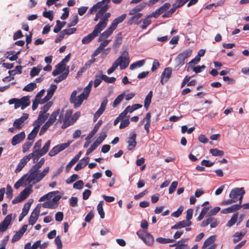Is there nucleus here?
Wrapping results in <instances>:
<instances>
[{
  "mask_svg": "<svg viewBox=\"0 0 249 249\" xmlns=\"http://www.w3.org/2000/svg\"><path fill=\"white\" fill-rule=\"evenodd\" d=\"M171 74L172 69L170 68H167L164 69L161 76L160 82L162 85L169 80L171 76Z\"/></svg>",
  "mask_w": 249,
  "mask_h": 249,
  "instance_id": "2eb2a0df",
  "label": "nucleus"
},
{
  "mask_svg": "<svg viewBox=\"0 0 249 249\" xmlns=\"http://www.w3.org/2000/svg\"><path fill=\"white\" fill-rule=\"evenodd\" d=\"M238 217V213H234L231 219L228 221L226 224V226L228 227H231L237 221Z\"/></svg>",
  "mask_w": 249,
  "mask_h": 249,
  "instance_id": "2f4dec72",
  "label": "nucleus"
},
{
  "mask_svg": "<svg viewBox=\"0 0 249 249\" xmlns=\"http://www.w3.org/2000/svg\"><path fill=\"white\" fill-rule=\"evenodd\" d=\"M41 143V140H38L34 146L33 152L29 154L33 159L34 163L36 162V160H37L40 157L44 155L48 151L51 141L48 140L40 149Z\"/></svg>",
  "mask_w": 249,
  "mask_h": 249,
  "instance_id": "f03ea898",
  "label": "nucleus"
},
{
  "mask_svg": "<svg viewBox=\"0 0 249 249\" xmlns=\"http://www.w3.org/2000/svg\"><path fill=\"white\" fill-rule=\"evenodd\" d=\"M66 65L65 63L60 62L55 67V70L53 72V75L54 76L62 72L65 70Z\"/></svg>",
  "mask_w": 249,
  "mask_h": 249,
  "instance_id": "412c9836",
  "label": "nucleus"
},
{
  "mask_svg": "<svg viewBox=\"0 0 249 249\" xmlns=\"http://www.w3.org/2000/svg\"><path fill=\"white\" fill-rule=\"evenodd\" d=\"M178 182L177 181H173L170 186L169 188V193H173L177 187Z\"/></svg>",
  "mask_w": 249,
  "mask_h": 249,
  "instance_id": "338daca9",
  "label": "nucleus"
},
{
  "mask_svg": "<svg viewBox=\"0 0 249 249\" xmlns=\"http://www.w3.org/2000/svg\"><path fill=\"white\" fill-rule=\"evenodd\" d=\"M124 94H119V96L115 99L113 103V107H117L121 102L123 100Z\"/></svg>",
  "mask_w": 249,
  "mask_h": 249,
  "instance_id": "603ef678",
  "label": "nucleus"
},
{
  "mask_svg": "<svg viewBox=\"0 0 249 249\" xmlns=\"http://www.w3.org/2000/svg\"><path fill=\"white\" fill-rule=\"evenodd\" d=\"M36 88V84L35 82H32L27 85L24 88L23 90L26 92H32Z\"/></svg>",
  "mask_w": 249,
  "mask_h": 249,
  "instance_id": "a19ab883",
  "label": "nucleus"
},
{
  "mask_svg": "<svg viewBox=\"0 0 249 249\" xmlns=\"http://www.w3.org/2000/svg\"><path fill=\"white\" fill-rule=\"evenodd\" d=\"M211 154L213 156H220L222 157L224 155V152L222 150H219L217 148L211 149L210 150Z\"/></svg>",
  "mask_w": 249,
  "mask_h": 249,
  "instance_id": "a18cd8bd",
  "label": "nucleus"
},
{
  "mask_svg": "<svg viewBox=\"0 0 249 249\" xmlns=\"http://www.w3.org/2000/svg\"><path fill=\"white\" fill-rule=\"evenodd\" d=\"M129 57L127 52H124L112 64V66L107 71L109 75L113 72L118 66L121 70L126 69L129 65Z\"/></svg>",
  "mask_w": 249,
  "mask_h": 249,
  "instance_id": "7ed1b4c3",
  "label": "nucleus"
},
{
  "mask_svg": "<svg viewBox=\"0 0 249 249\" xmlns=\"http://www.w3.org/2000/svg\"><path fill=\"white\" fill-rule=\"evenodd\" d=\"M43 207L49 209H55L58 207V204L53 203L52 200L47 201L43 204Z\"/></svg>",
  "mask_w": 249,
  "mask_h": 249,
  "instance_id": "e433bc0d",
  "label": "nucleus"
},
{
  "mask_svg": "<svg viewBox=\"0 0 249 249\" xmlns=\"http://www.w3.org/2000/svg\"><path fill=\"white\" fill-rule=\"evenodd\" d=\"M25 137L24 132L22 131L20 133L15 135L11 142L13 145H16L22 141Z\"/></svg>",
  "mask_w": 249,
  "mask_h": 249,
  "instance_id": "a211bd4d",
  "label": "nucleus"
},
{
  "mask_svg": "<svg viewBox=\"0 0 249 249\" xmlns=\"http://www.w3.org/2000/svg\"><path fill=\"white\" fill-rule=\"evenodd\" d=\"M107 97H105L103 98V100L101 103L100 108L98 109L99 111L103 113L105 111L107 105Z\"/></svg>",
  "mask_w": 249,
  "mask_h": 249,
  "instance_id": "864d4df0",
  "label": "nucleus"
},
{
  "mask_svg": "<svg viewBox=\"0 0 249 249\" xmlns=\"http://www.w3.org/2000/svg\"><path fill=\"white\" fill-rule=\"evenodd\" d=\"M49 167L45 168L43 171L39 173V170L32 166L30 169L28 173L25 175L24 178L27 177L25 180L27 184L30 183L35 184L39 182L49 172Z\"/></svg>",
  "mask_w": 249,
  "mask_h": 249,
  "instance_id": "f257e3e1",
  "label": "nucleus"
},
{
  "mask_svg": "<svg viewBox=\"0 0 249 249\" xmlns=\"http://www.w3.org/2000/svg\"><path fill=\"white\" fill-rule=\"evenodd\" d=\"M60 114V109H57L51 114L49 119L47 121L48 122L52 125L56 120V118L59 114Z\"/></svg>",
  "mask_w": 249,
  "mask_h": 249,
  "instance_id": "c756f323",
  "label": "nucleus"
},
{
  "mask_svg": "<svg viewBox=\"0 0 249 249\" xmlns=\"http://www.w3.org/2000/svg\"><path fill=\"white\" fill-rule=\"evenodd\" d=\"M41 70V68L40 67H33L30 72V76L32 78L35 77V76L38 75Z\"/></svg>",
  "mask_w": 249,
  "mask_h": 249,
  "instance_id": "de8ad7c7",
  "label": "nucleus"
},
{
  "mask_svg": "<svg viewBox=\"0 0 249 249\" xmlns=\"http://www.w3.org/2000/svg\"><path fill=\"white\" fill-rule=\"evenodd\" d=\"M12 221V214H8L4 220L0 223V228L2 231H5L8 226L11 224Z\"/></svg>",
  "mask_w": 249,
  "mask_h": 249,
  "instance_id": "4468645a",
  "label": "nucleus"
},
{
  "mask_svg": "<svg viewBox=\"0 0 249 249\" xmlns=\"http://www.w3.org/2000/svg\"><path fill=\"white\" fill-rule=\"evenodd\" d=\"M6 196L8 198L11 199L13 196V190L11 186L9 184L6 187Z\"/></svg>",
  "mask_w": 249,
  "mask_h": 249,
  "instance_id": "bf43d9fd",
  "label": "nucleus"
},
{
  "mask_svg": "<svg viewBox=\"0 0 249 249\" xmlns=\"http://www.w3.org/2000/svg\"><path fill=\"white\" fill-rule=\"evenodd\" d=\"M107 130L105 131L104 132H102L100 136L97 138L96 141L94 142L96 145L99 146L102 142L106 139L107 137Z\"/></svg>",
  "mask_w": 249,
  "mask_h": 249,
  "instance_id": "c9c22d12",
  "label": "nucleus"
},
{
  "mask_svg": "<svg viewBox=\"0 0 249 249\" xmlns=\"http://www.w3.org/2000/svg\"><path fill=\"white\" fill-rule=\"evenodd\" d=\"M103 81H104L105 82H106L107 83H110V84L113 83L116 81V79L115 77H108L106 75H105L103 74Z\"/></svg>",
  "mask_w": 249,
  "mask_h": 249,
  "instance_id": "4d7b16f0",
  "label": "nucleus"
},
{
  "mask_svg": "<svg viewBox=\"0 0 249 249\" xmlns=\"http://www.w3.org/2000/svg\"><path fill=\"white\" fill-rule=\"evenodd\" d=\"M19 100L22 104V109H24L30 104L29 96H24Z\"/></svg>",
  "mask_w": 249,
  "mask_h": 249,
  "instance_id": "f704fd0d",
  "label": "nucleus"
},
{
  "mask_svg": "<svg viewBox=\"0 0 249 249\" xmlns=\"http://www.w3.org/2000/svg\"><path fill=\"white\" fill-rule=\"evenodd\" d=\"M142 16V14L140 13H138L137 14L135 15L134 16L131 17L128 23L129 24H132L134 21L137 20L139 18H140Z\"/></svg>",
  "mask_w": 249,
  "mask_h": 249,
  "instance_id": "13d9d810",
  "label": "nucleus"
},
{
  "mask_svg": "<svg viewBox=\"0 0 249 249\" xmlns=\"http://www.w3.org/2000/svg\"><path fill=\"white\" fill-rule=\"evenodd\" d=\"M66 22H61L59 20L56 21V24L53 29V32L55 33H58L61 29L65 26Z\"/></svg>",
  "mask_w": 249,
  "mask_h": 249,
  "instance_id": "58836bf2",
  "label": "nucleus"
},
{
  "mask_svg": "<svg viewBox=\"0 0 249 249\" xmlns=\"http://www.w3.org/2000/svg\"><path fill=\"white\" fill-rule=\"evenodd\" d=\"M51 125V124L47 121L45 124L41 127L39 132V135L41 136L43 135Z\"/></svg>",
  "mask_w": 249,
  "mask_h": 249,
  "instance_id": "6e6d98bb",
  "label": "nucleus"
},
{
  "mask_svg": "<svg viewBox=\"0 0 249 249\" xmlns=\"http://www.w3.org/2000/svg\"><path fill=\"white\" fill-rule=\"evenodd\" d=\"M150 17H148V16L146 17L144 19H142L143 24L141 26L142 29H146L147 26L150 25L151 23V20L150 19Z\"/></svg>",
  "mask_w": 249,
  "mask_h": 249,
  "instance_id": "3c124183",
  "label": "nucleus"
},
{
  "mask_svg": "<svg viewBox=\"0 0 249 249\" xmlns=\"http://www.w3.org/2000/svg\"><path fill=\"white\" fill-rule=\"evenodd\" d=\"M142 105L139 104H136L133 105L132 106H128L126 107H128V111L129 113H131L134 111L142 108Z\"/></svg>",
  "mask_w": 249,
  "mask_h": 249,
  "instance_id": "8fccbe9b",
  "label": "nucleus"
},
{
  "mask_svg": "<svg viewBox=\"0 0 249 249\" xmlns=\"http://www.w3.org/2000/svg\"><path fill=\"white\" fill-rule=\"evenodd\" d=\"M64 108L60 111V114L59 115L57 123H62L63 124L61 126L62 129H65L68 126L71 125V118L72 113V109L67 110L65 113L64 114Z\"/></svg>",
  "mask_w": 249,
  "mask_h": 249,
  "instance_id": "39448f33",
  "label": "nucleus"
},
{
  "mask_svg": "<svg viewBox=\"0 0 249 249\" xmlns=\"http://www.w3.org/2000/svg\"><path fill=\"white\" fill-rule=\"evenodd\" d=\"M126 17V15L125 14H123L121 16L118 17L113 20L110 26L115 30L118 25L119 23L122 22L125 18Z\"/></svg>",
  "mask_w": 249,
  "mask_h": 249,
  "instance_id": "393cba45",
  "label": "nucleus"
},
{
  "mask_svg": "<svg viewBox=\"0 0 249 249\" xmlns=\"http://www.w3.org/2000/svg\"><path fill=\"white\" fill-rule=\"evenodd\" d=\"M39 204L35 208L32 212L29 220V224L34 225L37 221L40 211V207H38Z\"/></svg>",
  "mask_w": 249,
  "mask_h": 249,
  "instance_id": "9b49d317",
  "label": "nucleus"
},
{
  "mask_svg": "<svg viewBox=\"0 0 249 249\" xmlns=\"http://www.w3.org/2000/svg\"><path fill=\"white\" fill-rule=\"evenodd\" d=\"M43 95V94H36V98L32 105V109L33 110H35L37 108L38 105L40 104V100L42 98Z\"/></svg>",
  "mask_w": 249,
  "mask_h": 249,
  "instance_id": "4c0bfd02",
  "label": "nucleus"
},
{
  "mask_svg": "<svg viewBox=\"0 0 249 249\" xmlns=\"http://www.w3.org/2000/svg\"><path fill=\"white\" fill-rule=\"evenodd\" d=\"M109 6L102 7V9L98 11L95 17L94 18V21H97L100 19L98 23L95 25V27L100 25L101 32L107 26L108 22V19L110 17L111 14L110 13H106L108 10Z\"/></svg>",
  "mask_w": 249,
  "mask_h": 249,
  "instance_id": "20e7f679",
  "label": "nucleus"
},
{
  "mask_svg": "<svg viewBox=\"0 0 249 249\" xmlns=\"http://www.w3.org/2000/svg\"><path fill=\"white\" fill-rule=\"evenodd\" d=\"M244 190V188L242 187L240 188H235L231 190L229 196L231 198L235 199L238 196H240L241 193Z\"/></svg>",
  "mask_w": 249,
  "mask_h": 249,
  "instance_id": "5701e85b",
  "label": "nucleus"
},
{
  "mask_svg": "<svg viewBox=\"0 0 249 249\" xmlns=\"http://www.w3.org/2000/svg\"><path fill=\"white\" fill-rule=\"evenodd\" d=\"M102 121L101 120H99L97 123L94 126L93 129L90 132V133L88 135V136L86 138V140H90L93 136L96 134V133L98 131L99 127L102 124Z\"/></svg>",
  "mask_w": 249,
  "mask_h": 249,
  "instance_id": "bb28decb",
  "label": "nucleus"
},
{
  "mask_svg": "<svg viewBox=\"0 0 249 249\" xmlns=\"http://www.w3.org/2000/svg\"><path fill=\"white\" fill-rule=\"evenodd\" d=\"M176 246V248L175 249H189L188 246L187 244H180L177 245V244H174L173 245H170V247H174Z\"/></svg>",
  "mask_w": 249,
  "mask_h": 249,
  "instance_id": "774afa93",
  "label": "nucleus"
},
{
  "mask_svg": "<svg viewBox=\"0 0 249 249\" xmlns=\"http://www.w3.org/2000/svg\"><path fill=\"white\" fill-rule=\"evenodd\" d=\"M121 121H122L119 126L120 129H123L126 127L130 124V122L128 119H123Z\"/></svg>",
  "mask_w": 249,
  "mask_h": 249,
  "instance_id": "052dcab7",
  "label": "nucleus"
},
{
  "mask_svg": "<svg viewBox=\"0 0 249 249\" xmlns=\"http://www.w3.org/2000/svg\"><path fill=\"white\" fill-rule=\"evenodd\" d=\"M31 158H32L30 155H28L21 159L17 165V168L15 170V172L18 173L21 171Z\"/></svg>",
  "mask_w": 249,
  "mask_h": 249,
  "instance_id": "ddd939ff",
  "label": "nucleus"
},
{
  "mask_svg": "<svg viewBox=\"0 0 249 249\" xmlns=\"http://www.w3.org/2000/svg\"><path fill=\"white\" fill-rule=\"evenodd\" d=\"M76 94H71L70 102L73 104L75 108L78 107L83 103L84 100L87 99L89 94H79L77 96Z\"/></svg>",
  "mask_w": 249,
  "mask_h": 249,
  "instance_id": "1a4fd4ad",
  "label": "nucleus"
},
{
  "mask_svg": "<svg viewBox=\"0 0 249 249\" xmlns=\"http://www.w3.org/2000/svg\"><path fill=\"white\" fill-rule=\"evenodd\" d=\"M114 30L115 29L110 26L106 31L100 34L98 38V41L101 42L107 38L112 35Z\"/></svg>",
  "mask_w": 249,
  "mask_h": 249,
  "instance_id": "dca6fc26",
  "label": "nucleus"
},
{
  "mask_svg": "<svg viewBox=\"0 0 249 249\" xmlns=\"http://www.w3.org/2000/svg\"><path fill=\"white\" fill-rule=\"evenodd\" d=\"M104 203L103 201H100L97 207L98 213L102 219L105 218V213L103 209Z\"/></svg>",
  "mask_w": 249,
  "mask_h": 249,
  "instance_id": "72a5a7b5",
  "label": "nucleus"
},
{
  "mask_svg": "<svg viewBox=\"0 0 249 249\" xmlns=\"http://www.w3.org/2000/svg\"><path fill=\"white\" fill-rule=\"evenodd\" d=\"M33 142H26L22 146V152H26L32 146Z\"/></svg>",
  "mask_w": 249,
  "mask_h": 249,
  "instance_id": "e2e57ef3",
  "label": "nucleus"
},
{
  "mask_svg": "<svg viewBox=\"0 0 249 249\" xmlns=\"http://www.w3.org/2000/svg\"><path fill=\"white\" fill-rule=\"evenodd\" d=\"M49 114H44L42 112H39L37 120L35 121V123L38 122V124L43 123L48 118Z\"/></svg>",
  "mask_w": 249,
  "mask_h": 249,
  "instance_id": "7c9ffc66",
  "label": "nucleus"
},
{
  "mask_svg": "<svg viewBox=\"0 0 249 249\" xmlns=\"http://www.w3.org/2000/svg\"><path fill=\"white\" fill-rule=\"evenodd\" d=\"M152 95L153 94H147V96L145 98L144 101V107L145 108L146 110H147L149 108L150 104L151 102Z\"/></svg>",
  "mask_w": 249,
  "mask_h": 249,
  "instance_id": "c03bdc74",
  "label": "nucleus"
},
{
  "mask_svg": "<svg viewBox=\"0 0 249 249\" xmlns=\"http://www.w3.org/2000/svg\"><path fill=\"white\" fill-rule=\"evenodd\" d=\"M102 81H103V72L102 71H100L95 75V79L93 81L94 87L97 88Z\"/></svg>",
  "mask_w": 249,
  "mask_h": 249,
  "instance_id": "c85d7f7f",
  "label": "nucleus"
},
{
  "mask_svg": "<svg viewBox=\"0 0 249 249\" xmlns=\"http://www.w3.org/2000/svg\"><path fill=\"white\" fill-rule=\"evenodd\" d=\"M136 137L137 134L135 132H132L130 134L127 141V143L128 144V149L129 150H132L136 147L137 144V142L136 141Z\"/></svg>",
  "mask_w": 249,
  "mask_h": 249,
  "instance_id": "f8f14e48",
  "label": "nucleus"
},
{
  "mask_svg": "<svg viewBox=\"0 0 249 249\" xmlns=\"http://www.w3.org/2000/svg\"><path fill=\"white\" fill-rule=\"evenodd\" d=\"M241 208V205H233L227 208L223 209L221 213L224 214H227L235 212L240 210Z\"/></svg>",
  "mask_w": 249,
  "mask_h": 249,
  "instance_id": "4be33fe9",
  "label": "nucleus"
},
{
  "mask_svg": "<svg viewBox=\"0 0 249 249\" xmlns=\"http://www.w3.org/2000/svg\"><path fill=\"white\" fill-rule=\"evenodd\" d=\"M33 185L31 184L29 185V186L26 187L20 194L19 196L23 200L25 199L31 194L32 191Z\"/></svg>",
  "mask_w": 249,
  "mask_h": 249,
  "instance_id": "cd10ccee",
  "label": "nucleus"
},
{
  "mask_svg": "<svg viewBox=\"0 0 249 249\" xmlns=\"http://www.w3.org/2000/svg\"><path fill=\"white\" fill-rule=\"evenodd\" d=\"M215 236H211L209 238H208L204 242L203 248H206L211 244H212L215 240Z\"/></svg>",
  "mask_w": 249,
  "mask_h": 249,
  "instance_id": "09e8293b",
  "label": "nucleus"
},
{
  "mask_svg": "<svg viewBox=\"0 0 249 249\" xmlns=\"http://www.w3.org/2000/svg\"><path fill=\"white\" fill-rule=\"evenodd\" d=\"M192 53V50L191 49H187L179 53L175 59L176 66L175 68L178 70L180 67L185 64V60L191 56Z\"/></svg>",
  "mask_w": 249,
  "mask_h": 249,
  "instance_id": "423d86ee",
  "label": "nucleus"
},
{
  "mask_svg": "<svg viewBox=\"0 0 249 249\" xmlns=\"http://www.w3.org/2000/svg\"><path fill=\"white\" fill-rule=\"evenodd\" d=\"M110 1V0H102L101 1L97 2L89 9V13L92 14L94 12H98L100 9H102V7L108 6V4Z\"/></svg>",
  "mask_w": 249,
  "mask_h": 249,
  "instance_id": "9d476101",
  "label": "nucleus"
},
{
  "mask_svg": "<svg viewBox=\"0 0 249 249\" xmlns=\"http://www.w3.org/2000/svg\"><path fill=\"white\" fill-rule=\"evenodd\" d=\"M145 62V60H142L137 61L130 65L129 69L131 70H133L137 68H139L142 66Z\"/></svg>",
  "mask_w": 249,
  "mask_h": 249,
  "instance_id": "ea45409f",
  "label": "nucleus"
},
{
  "mask_svg": "<svg viewBox=\"0 0 249 249\" xmlns=\"http://www.w3.org/2000/svg\"><path fill=\"white\" fill-rule=\"evenodd\" d=\"M246 232H235L233 236L234 238L233 239V242L234 243H236L239 242L243 236L245 235Z\"/></svg>",
  "mask_w": 249,
  "mask_h": 249,
  "instance_id": "473e14b6",
  "label": "nucleus"
},
{
  "mask_svg": "<svg viewBox=\"0 0 249 249\" xmlns=\"http://www.w3.org/2000/svg\"><path fill=\"white\" fill-rule=\"evenodd\" d=\"M31 202H28L24 204L22 212L18 217V221H21L23 218L27 214L31 205Z\"/></svg>",
  "mask_w": 249,
  "mask_h": 249,
  "instance_id": "a878e982",
  "label": "nucleus"
},
{
  "mask_svg": "<svg viewBox=\"0 0 249 249\" xmlns=\"http://www.w3.org/2000/svg\"><path fill=\"white\" fill-rule=\"evenodd\" d=\"M151 113L150 112H148L145 117L143 119V120L141 121V123H143L144 122H146V124H144V129L146 131V133L148 134L149 133V128L151 125Z\"/></svg>",
  "mask_w": 249,
  "mask_h": 249,
  "instance_id": "6ab92c4d",
  "label": "nucleus"
},
{
  "mask_svg": "<svg viewBox=\"0 0 249 249\" xmlns=\"http://www.w3.org/2000/svg\"><path fill=\"white\" fill-rule=\"evenodd\" d=\"M84 182L82 180H79L75 182L73 185V187L76 189H81L83 187Z\"/></svg>",
  "mask_w": 249,
  "mask_h": 249,
  "instance_id": "680f3d73",
  "label": "nucleus"
},
{
  "mask_svg": "<svg viewBox=\"0 0 249 249\" xmlns=\"http://www.w3.org/2000/svg\"><path fill=\"white\" fill-rule=\"evenodd\" d=\"M60 150L59 149L58 146L56 145L53 147L49 152V155L51 157H53L56 154H57L59 152H60Z\"/></svg>",
  "mask_w": 249,
  "mask_h": 249,
  "instance_id": "5fc2aeb1",
  "label": "nucleus"
},
{
  "mask_svg": "<svg viewBox=\"0 0 249 249\" xmlns=\"http://www.w3.org/2000/svg\"><path fill=\"white\" fill-rule=\"evenodd\" d=\"M156 241L160 244H167L174 242L175 240L174 239H171L169 238L158 237L156 239Z\"/></svg>",
  "mask_w": 249,
  "mask_h": 249,
  "instance_id": "49530a36",
  "label": "nucleus"
},
{
  "mask_svg": "<svg viewBox=\"0 0 249 249\" xmlns=\"http://www.w3.org/2000/svg\"><path fill=\"white\" fill-rule=\"evenodd\" d=\"M93 85V81H90L88 85L86 86L84 89L82 93H89L91 91V87Z\"/></svg>",
  "mask_w": 249,
  "mask_h": 249,
  "instance_id": "69168bd1",
  "label": "nucleus"
},
{
  "mask_svg": "<svg viewBox=\"0 0 249 249\" xmlns=\"http://www.w3.org/2000/svg\"><path fill=\"white\" fill-rule=\"evenodd\" d=\"M24 176H23L20 179H19L14 185V187L18 189L20 187V186H24L26 185H28L27 182H26V180L25 179L24 181Z\"/></svg>",
  "mask_w": 249,
  "mask_h": 249,
  "instance_id": "79ce46f5",
  "label": "nucleus"
},
{
  "mask_svg": "<svg viewBox=\"0 0 249 249\" xmlns=\"http://www.w3.org/2000/svg\"><path fill=\"white\" fill-rule=\"evenodd\" d=\"M69 69H68L62 74H61L60 75H59V76L56 77L54 79V82H55L56 83H59V82L62 81V80L65 79L67 78V77L69 74Z\"/></svg>",
  "mask_w": 249,
  "mask_h": 249,
  "instance_id": "37998d69",
  "label": "nucleus"
},
{
  "mask_svg": "<svg viewBox=\"0 0 249 249\" xmlns=\"http://www.w3.org/2000/svg\"><path fill=\"white\" fill-rule=\"evenodd\" d=\"M89 160V157L82 159L74 167V170L78 171L84 168L88 164Z\"/></svg>",
  "mask_w": 249,
  "mask_h": 249,
  "instance_id": "b1692460",
  "label": "nucleus"
},
{
  "mask_svg": "<svg viewBox=\"0 0 249 249\" xmlns=\"http://www.w3.org/2000/svg\"><path fill=\"white\" fill-rule=\"evenodd\" d=\"M192 224L191 221L183 220L176 223L171 227L172 229H178L184 227H189Z\"/></svg>",
  "mask_w": 249,
  "mask_h": 249,
  "instance_id": "aec40b11",
  "label": "nucleus"
},
{
  "mask_svg": "<svg viewBox=\"0 0 249 249\" xmlns=\"http://www.w3.org/2000/svg\"><path fill=\"white\" fill-rule=\"evenodd\" d=\"M136 234L147 245L152 246L153 244L154 238L150 233L142 230H139Z\"/></svg>",
  "mask_w": 249,
  "mask_h": 249,
  "instance_id": "0eeeda50",
  "label": "nucleus"
},
{
  "mask_svg": "<svg viewBox=\"0 0 249 249\" xmlns=\"http://www.w3.org/2000/svg\"><path fill=\"white\" fill-rule=\"evenodd\" d=\"M219 223V222L216 218L211 217V223L210 224L211 228H215L218 226Z\"/></svg>",
  "mask_w": 249,
  "mask_h": 249,
  "instance_id": "0e129e2a",
  "label": "nucleus"
},
{
  "mask_svg": "<svg viewBox=\"0 0 249 249\" xmlns=\"http://www.w3.org/2000/svg\"><path fill=\"white\" fill-rule=\"evenodd\" d=\"M29 117V115L27 113H23V115L19 118L16 119L14 123V126L17 128L20 129L21 126V124L26 121Z\"/></svg>",
  "mask_w": 249,
  "mask_h": 249,
  "instance_id": "f3484780",
  "label": "nucleus"
},
{
  "mask_svg": "<svg viewBox=\"0 0 249 249\" xmlns=\"http://www.w3.org/2000/svg\"><path fill=\"white\" fill-rule=\"evenodd\" d=\"M101 27L99 24L95 27L93 31L87 36H85L82 39V43L83 44H87L93 40L96 36H98L101 32Z\"/></svg>",
  "mask_w": 249,
  "mask_h": 249,
  "instance_id": "6e6552de",
  "label": "nucleus"
}]
</instances>
